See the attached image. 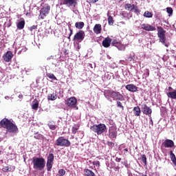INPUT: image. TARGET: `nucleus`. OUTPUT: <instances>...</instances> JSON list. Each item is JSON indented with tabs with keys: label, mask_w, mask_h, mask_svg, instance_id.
<instances>
[{
	"label": "nucleus",
	"mask_w": 176,
	"mask_h": 176,
	"mask_svg": "<svg viewBox=\"0 0 176 176\" xmlns=\"http://www.w3.org/2000/svg\"><path fill=\"white\" fill-rule=\"evenodd\" d=\"M0 127L1 129H6L8 133H12L13 134L19 133V128L16 124L6 118L0 121Z\"/></svg>",
	"instance_id": "1"
},
{
	"label": "nucleus",
	"mask_w": 176,
	"mask_h": 176,
	"mask_svg": "<svg viewBox=\"0 0 176 176\" xmlns=\"http://www.w3.org/2000/svg\"><path fill=\"white\" fill-rule=\"evenodd\" d=\"M104 96L106 98H112L114 100L124 101V97L120 92L113 90H105L104 91Z\"/></svg>",
	"instance_id": "2"
},
{
	"label": "nucleus",
	"mask_w": 176,
	"mask_h": 176,
	"mask_svg": "<svg viewBox=\"0 0 176 176\" xmlns=\"http://www.w3.org/2000/svg\"><path fill=\"white\" fill-rule=\"evenodd\" d=\"M32 163L33 164V168H34V170H39L40 171H42V170H43L46 166V161L43 157H34L32 158Z\"/></svg>",
	"instance_id": "3"
},
{
	"label": "nucleus",
	"mask_w": 176,
	"mask_h": 176,
	"mask_svg": "<svg viewBox=\"0 0 176 176\" xmlns=\"http://www.w3.org/2000/svg\"><path fill=\"white\" fill-rule=\"evenodd\" d=\"M90 129L94 133H96L97 135H101V134H103V133H105L107 130V125H105V124H94L91 126Z\"/></svg>",
	"instance_id": "4"
},
{
	"label": "nucleus",
	"mask_w": 176,
	"mask_h": 176,
	"mask_svg": "<svg viewBox=\"0 0 176 176\" xmlns=\"http://www.w3.org/2000/svg\"><path fill=\"white\" fill-rule=\"evenodd\" d=\"M54 146L69 148V146H71V142L69 140L64 138V137L60 136L56 140Z\"/></svg>",
	"instance_id": "5"
},
{
	"label": "nucleus",
	"mask_w": 176,
	"mask_h": 176,
	"mask_svg": "<svg viewBox=\"0 0 176 176\" xmlns=\"http://www.w3.org/2000/svg\"><path fill=\"white\" fill-rule=\"evenodd\" d=\"M108 136L110 140H116V138L118 137V128L116 127V125L109 126Z\"/></svg>",
	"instance_id": "6"
},
{
	"label": "nucleus",
	"mask_w": 176,
	"mask_h": 176,
	"mask_svg": "<svg viewBox=\"0 0 176 176\" xmlns=\"http://www.w3.org/2000/svg\"><path fill=\"white\" fill-rule=\"evenodd\" d=\"M49 12H50V6H49V4H46L45 7L42 8L40 10V19H41V20H43V19L46 17V15L49 14Z\"/></svg>",
	"instance_id": "7"
},
{
	"label": "nucleus",
	"mask_w": 176,
	"mask_h": 176,
	"mask_svg": "<svg viewBox=\"0 0 176 176\" xmlns=\"http://www.w3.org/2000/svg\"><path fill=\"white\" fill-rule=\"evenodd\" d=\"M85 36L86 34H85V31L79 30L74 36L73 41L77 42H82L83 39H85Z\"/></svg>",
	"instance_id": "8"
},
{
	"label": "nucleus",
	"mask_w": 176,
	"mask_h": 176,
	"mask_svg": "<svg viewBox=\"0 0 176 176\" xmlns=\"http://www.w3.org/2000/svg\"><path fill=\"white\" fill-rule=\"evenodd\" d=\"M158 38H160V41L162 43H166V30L163 29L162 27H158Z\"/></svg>",
	"instance_id": "9"
},
{
	"label": "nucleus",
	"mask_w": 176,
	"mask_h": 176,
	"mask_svg": "<svg viewBox=\"0 0 176 176\" xmlns=\"http://www.w3.org/2000/svg\"><path fill=\"white\" fill-rule=\"evenodd\" d=\"M60 5H65L67 8H71V6L75 8L78 5V1L76 0H62Z\"/></svg>",
	"instance_id": "10"
},
{
	"label": "nucleus",
	"mask_w": 176,
	"mask_h": 176,
	"mask_svg": "<svg viewBox=\"0 0 176 176\" xmlns=\"http://www.w3.org/2000/svg\"><path fill=\"white\" fill-rule=\"evenodd\" d=\"M142 112H143L144 115L152 116V109L148 107L146 104H142Z\"/></svg>",
	"instance_id": "11"
},
{
	"label": "nucleus",
	"mask_w": 176,
	"mask_h": 176,
	"mask_svg": "<svg viewBox=\"0 0 176 176\" xmlns=\"http://www.w3.org/2000/svg\"><path fill=\"white\" fill-rule=\"evenodd\" d=\"M12 58H13V52H12V51H8L3 55V60H4L6 63H10Z\"/></svg>",
	"instance_id": "12"
},
{
	"label": "nucleus",
	"mask_w": 176,
	"mask_h": 176,
	"mask_svg": "<svg viewBox=\"0 0 176 176\" xmlns=\"http://www.w3.org/2000/svg\"><path fill=\"white\" fill-rule=\"evenodd\" d=\"M78 102V100H76V98L74 97H71V98H69L68 99H67V101H66V105H67V107H75V105H76Z\"/></svg>",
	"instance_id": "13"
},
{
	"label": "nucleus",
	"mask_w": 176,
	"mask_h": 176,
	"mask_svg": "<svg viewBox=\"0 0 176 176\" xmlns=\"http://www.w3.org/2000/svg\"><path fill=\"white\" fill-rule=\"evenodd\" d=\"M142 30H144V31H156V27L152 26L148 23H142L141 25Z\"/></svg>",
	"instance_id": "14"
},
{
	"label": "nucleus",
	"mask_w": 176,
	"mask_h": 176,
	"mask_svg": "<svg viewBox=\"0 0 176 176\" xmlns=\"http://www.w3.org/2000/svg\"><path fill=\"white\" fill-rule=\"evenodd\" d=\"M163 145L164 148H174V141L170 139H166L163 143Z\"/></svg>",
	"instance_id": "15"
},
{
	"label": "nucleus",
	"mask_w": 176,
	"mask_h": 176,
	"mask_svg": "<svg viewBox=\"0 0 176 176\" xmlns=\"http://www.w3.org/2000/svg\"><path fill=\"white\" fill-rule=\"evenodd\" d=\"M125 89H126V90L129 91H131L132 93H135V91H138V87L133 84L126 85Z\"/></svg>",
	"instance_id": "16"
},
{
	"label": "nucleus",
	"mask_w": 176,
	"mask_h": 176,
	"mask_svg": "<svg viewBox=\"0 0 176 176\" xmlns=\"http://www.w3.org/2000/svg\"><path fill=\"white\" fill-rule=\"evenodd\" d=\"M112 42V39L109 37L105 38L102 43L103 47H109L111 46V43Z\"/></svg>",
	"instance_id": "17"
},
{
	"label": "nucleus",
	"mask_w": 176,
	"mask_h": 176,
	"mask_svg": "<svg viewBox=\"0 0 176 176\" xmlns=\"http://www.w3.org/2000/svg\"><path fill=\"white\" fill-rule=\"evenodd\" d=\"M25 26V21L22 19L16 23V28L18 30H23L24 27Z\"/></svg>",
	"instance_id": "18"
},
{
	"label": "nucleus",
	"mask_w": 176,
	"mask_h": 176,
	"mask_svg": "<svg viewBox=\"0 0 176 176\" xmlns=\"http://www.w3.org/2000/svg\"><path fill=\"white\" fill-rule=\"evenodd\" d=\"M101 31H102L101 24H96L94 28V32H95V34L98 35V34H101Z\"/></svg>",
	"instance_id": "19"
},
{
	"label": "nucleus",
	"mask_w": 176,
	"mask_h": 176,
	"mask_svg": "<svg viewBox=\"0 0 176 176\" xmlns=\"http://www.w3.org/2000/svg\"><path fill=\"white\" fill-rule=\"evenodd\" d=\"M34 138H35V140H44L45 136H43V135L39 133V132L34 131Z\"/></svg>",
	"instance_id": "20"
},
{
	"label": "nucleus",
	"mask_w": 176,
	"mask_h": 176,
	"mask_svg": "<svg viewBox=\"0 0 176 176\" xmlns=\"http://www.w3.org/2000/svg\"><path fill=\"white\" fill-rule=\"evenodd\" d=\"M133 111L135 116H141V108L140 107H135Z\"/></svg>",
	"instance_id": "21"
},
{
	"label": "nucleus",
	"mask_w": 176,
	"mask_h": 176,
	"mask_svg": "<svg viewBox=\"0 0 176 176\" xmlns=\"http://www.w3.org/2000/svg\"><path fill=\"white\" fill-rule=\"evenodd\" d=\"M134 6H135V5L126 3L124 6V9L126 10H129V12H133V10H134Z\"/></svg>",
	"instance_id": "22"
},
{
	"label": "nucleus",
	"mask_w": 176,
	"mask_h": 176,
	"mask_svg": "<svg viewBox=\"0 0 176 176\" xmlns=\"http://www.w3.org/2000/svg\"><path fill=\"white\" fill-rule=\"evenodd\" d=\"M47 100L48 101H55V100H57V94L53 93V94H50L47 96Z\"/></svg>",
	"instance_id": "23"
},
{
	"label": "nucleus",
	"mask_w": 176,
	"mask_h": 176,
	"mask_svg": "<svg viewBox=\"0 0 176 176\" xmlns=\"http://www.w3.org/2000/svg\"><path fill=\"white\" fill-rule=\"evenodd\" d=\"M54 154L50 153L47 157V162L54 163Z\"/></svg>",
	"instance_id": "24"
},
{
	"label": "nucleus",
	"mask_w": 176,
	"mask_h": 176,
	"mask_svg": "<svg viewBox=\"0 0 176 176\" xmlns=\"http://www.w3.org/2000/svg\"><path fill=\"white\" fill-rule=\"evenodd\" d=\"M75 27L76 28H78V30H82V28H83V27H85V23L84 22H76L75 23Z\"/></svg>",
	"instance_id": "25"
},
{
	"label": "nucleus",
	"mask_w": 176,
	"mask_h": 176,
	"mask_svg": "<svg viewBox=\"0 0 176 176\" xmlns=\"http://www.w3.org/2000/svg\"><path fill=\"white\" fill-rule=\"evenodd\" d=\"M84 173H85V175L86 176H96V174H94L93 171L89 169H85Z\"/></svg>",
	"instance_id": "26"
},
{
	"label": "nucleus",
	"mask_w": 176,
	"mask_h": 176,
	"mask_svg": "<svg viewBox=\"0 0 176 176\" xmlns=\"http://www.w3.org/2000/svg\"><path fill=\"white\" fill-rule=\"evenodd\" d=\"M111 45L113 46H115L116 47H119V46H120V45H122V43H120V41L118 40V39H113Z\"/></svg>",
	"instance_id": "27"
},
{
	"label": "nucleus",
	"mask_w": 176,
	"mask_h": 176,
	"mask_svg": "<svg viewBox=\"0 0 176 176\" xmlns=\"http://www.w3.org/2000/svg\"><path fill=\"white\" fill-rule=\"evenodd\" d=\"M144 17H146L147 19H152L153 17V13L149 12V11H146L144 14Z\"/></svg>",
	"instance_id": "28"
},
{
	"label": "nucleus",
	"mask_w": 176,
	"mask_h": 176,
	"mask_svg": "<svg viewBox=\"0 0 176 176\" xmlns=\"http://www.w3.org/2000/svg\"><path fill=\"white\" fill-rule=\"evenodd\" d=\"M108 16V24L109 25H112L113 24V23H115V21H113V17H112V16L109 15V13L107 14Z\"/></svg>",
	"instance_id": "29"
},
{
	"label": "nucleus",
	"mask_w": 176,
	"mask_h": 176,
	"mask_svg": "<svg viewBox=\"0 0 176 176\" xmlns=\"http://www.w3.org/2000/svg\"><path fill=\"white\" fill-rule=\"evenodd\" d=\"M35 101L36 102L32 105V109H34V111H37L38 108H39V102L36 100Z\"/></svg>",
	"instance_id": "30"
},
{
	"label": "nucleus",
	"mask_w": 176,
	"mask_h": 176,
	"mask_svg": "<svg viewBox=\"0 0 176 176\" xmlns=\"http://www.w3.org/2000/svg\"><path fill=\"white\" fill-rule=\"evenodd\" d=\"M46 76H47V78L50 79H52L53 80H57V77H56L54 74L47 73Z\"/></svg>",
	"instance_id": "31"
},
{
	"label": "nucleus",
	"mask_w": 176,
	"mask_h": 176,
	"mask_svg": "<svg viewBox=\"0 0 176 176\" xmlns=\"http://www.w3.org/2000/svg\"><path fill=\"white\" fill-rule=\"evenodd\" d=\"M53 162H47L46 163L47 171H52V168H53Z\"/></svg>",
	"instance_id": "32"
},
{
	"label": "nucleus",
	"mask_w": 176,
	"mask_h": 176,
	"mask_svg": "<svg viewBox=\"0 0 176 176\" xmlns=\"http://www.w3.org/2000/svg\"><path fill=\"white\" fill-rule=\"evenodd\" d=\"M2 171L3 173H8V172H11L12 171V167L7 166H3L2 168Z\"/></svg>",
	"instance_id": "33"
},
{
	"label": "nucleus",
	"mask_w": 176,
	"mask_h": 176,
	"mask_svg": "<svg viewBox=\"0 0 176 176\" xmlns=\"http://www.w3.org/2000/svg\"><path fill=\"white\" fill-rule=\"evenodd\" d=\"M48 127L50 129V130H56L57 129V125H56L52 122H50L48 124Z\"/></svg>",
	"instance_id": "34"
},
{
	"label": "nucleus",
	"mask_w": 176,
	"mask_h": 176,
	"mask_svg": "<svg viewBox=\"0 0 176 176\" xmlns=\"http://www.w3.org/2000/svg\"><path fill=\"white\" fill-rule=\"evenodd\" d=\"M141 160L144 164V166H146V155L145 154L141 155Z\"/></svg>",
	"instance_id": "35"
},
{
	"label": "nucleus",
	"mask_w": 176,
	"mask_h": 176,
	"mask_svg": "<svg viewBox=\"0 0 176 176\" xmlns=\"http://www.w3.org/2000/svg\"><path fill=\"white\" fill-rule=\"evenodd\" d=\"M133 10L136 14H140V13H141V10H140L138 6H135Z\"/></svg>",
	"instance_id": "36"
},
{
	"label": "nucleus",
	"mask_w": 176,
	"mask_h": 176,
	"mask_svg": "<svg viewBox=\"0 0 176 176\" xmlns=\"http://www.w3.org/2000/svg\"><path fill=\"white\" fill-rule=\"evenodd\" d=\"M69 36H67V39L69 41H71V36H72V34H74V30H72L71 28H69Z\"/></svg>",
	"instance_id": "37"
},
{
	"label": "nucleus",
	"mask_w": 176,
	"mask_h": 176,
	"mask_svg": "<svg viewBox=\"0 0 176 176\" xmlns=\"http://www.w3.org/2000/svg\"><path fill=\"white\" fill-rule=\"evenodd\" d=\"M65 170H64V169H60V170H59V171H58V176H64V175H65Z\"/></svg>",
	"instance_id": "38"
},
{
	"label": "nucleus",
	"mask_w": 176,
	"mask_h": 176,
	"mask_svg": "<svg viewBox=\"0 0 176 176\" xmlns=\"http://www.w3.org/2000/svg\"><path fill=\"white\" fill-rule=\"evenodd\" d=\"M117 107L118 108H121V109H122V111L124 109V107L123 106V104H122L120 101H117Z\"/></svg>",
	"instance_id": "39"
},
{
	"label": "nucleus",
	"mask_w": 176,
	"mask_h": 176,
	"mask_svg": "<svg viewBox=\"0 0 176 176\" xmlns=\"http://www.w3.org/2000/svg\"><path fill=\"white\" fill-rule=\"evenodd\" d=\"M92 164L94 166H96L98 167V168H100V166H101L100 164V161H94L92 162Z\"/></svg>",
	"instance_id": "40"
},
{
	"label": "nucleus",
	"mask_w": 176,
	"mask_h": 176,
	"mask_svg": "<svg viewBox=\"0 0 176 176\" xmlns=\"http://www.w3.org/2000/svg\"><path fill=\"white\" fill-rule=\"evenodd\" d=\"M78 130H79V127L73 126L72 129V133L76 134V133H78Z\"/></svg>",
	"instance_id": "41"
},
{
	"label": "nucleus",
	"mask_w": 176,
	"mask_h": 176,
	"mask_svg": "<svg viewBox=\"0 0 176 176\" xmlns=\"http://www.w3.org/2000/svg\"><path fill=\"white\" fill-rule=\"evenodd\" d=\"M166 12H167V13H168V14H173V8L170 7L167 8Z\"/></svg>",
	"instance_id": "42"
},
{
	"label": "nucleus",
	"mask_w": 176,
	"mask_h": 176,
	"mask_svg": "<svg viewBox=\"0 0 176 176\" xmlns=\"http://www.w3.org/2000/svg\"><path fill=\"white\" fill-rule=\"evenodd\" d=\"M38 28V25H32V27L30 28V31L32 32L34 30H36Z\"/></svg>",
	"instance_id": "43"
},
{
	"label": "nucleus",
	"mask_w": 176,
	"mask_h": 176,
	"mask_svg": "<svg viewBox=\"0 0 176 176\" xmlns=\"http://www.w3.org/2000/svg\"><path fill=\"white\" fill-rule=\"evenodd\" d=\"M107 145H108V146H110L111 148H113V146H115V143H113L112 142H108Z\"/></svg>",
	"instance_id": "44"
},
{
	"label": "nucleus",
	"mask_w": 176,
	"mask_h": 176,
	"mask_svg": "<svg viewBox=\"0 0 176 176\" xmlns=\"http://www.w3.org/2000/svg\"><path fill=\"white\" fill-rule=\"evenodd\" d=\"M145 72L146 73L144 74V75H145L146 78H148V76H149V69H146L145 70Z\"/></svg>",
	"instance_id": "45"
},
{
	"label": "nucleus",
	"mask_w": 176,
	"mask_h": 176,
	"mask_svg": "<svg viewBox=\"0 0 176 176\" xmlns=\"http://www.w3.org/2000/svg\"><path fill=\"white\" fill-rule=\"evenodd\" d=\"M149 119H150V124H151V126H153V120H152V116H148Z\"/></svg>",
	"instance_id": "46"
},
{
	"label": "nucleus",
	"mask_w": 176,
	"mask_h": 176,
	"mask_svg": "<svg viewBox=\"0 0 176 176\" xmlns=\"http://www.w3.org/2000/svg\"><path fill=\"white\" fill-rule=\"evenodd\" d=\"M115 160H116V162H117V163H120L122 158H119V157H116Z\"/></svg>",
	"instance_id": "47"
},
{
	"label": "nucleus",
	"mask_w": 176,
	"mask_h": 176,
	"mask_svg": "<svg viewBox=\"0 0 176 176\" xmlns=\"http://www.w3.org/2000/svg\"><path fill=\"white\" fill-rule=\"evenodd\" d=\"M63 53L65 56H68V54H69V52L67 50H64Z\"/></svg>",
	"instance_id": "48"
},
{
	"label": "nucleus",
	"mask_w": 176,
	"mask_h": 176,
	"mask_svg": "<svg viewBox=\"0 0 176 176\" xmlns=\"http://www.w3.org/2000/svg\"><path fill=\"white\" fill-rule=\"evenodd\" d=\"M90 3H96V2H98V0H89Z\"/></svg>",
	"instance_id": "49"
},
{
	"label": "nucleus",
	"mask_w": 176,
	"mask_h": 176,
	"mask_svg": "<svg viewBox=\"0 0 176 176\" xmlns=\"http://www.w3.org/2000/svg\"><path fill=\"white\" fill-rule=\"evenodd\" d=\"M127 61H133V56H130L127 58Z\"/></svg>",
	"instance_id": "50"
},
{
	"label": "nucleus",
	"mask_w": 176,
	"mask_h": 176,
	"mask_svg": "<svg viewBox=\"0 0 176 176\" xmlns=\"http://www.w3.org/2000/svg\"><path fill=\"white\" fill-rule=\"evenodd\" d=\"M168 90H169V91H173V89L171 87H168Z\"/></svg>",
	"instance_id": "51"
},
{
	"label": "nucleus",
	"mask_w": 176,
	"mask_h": 176,
	"mask_svg": "<svg viewBox=\"0 0 176 176\" xmlns=\"http://www.w3.org/2000/svg\"><path fill=\"white\" fill-rule=\"evenodd\" d=\"M115 168H116V171H119V170H120V167L119 166H117Z\"/></svg>",
	"instance_id": "52"
},
{
	"label": "nucleus",
	"mask_w": 176,
	"mask_h": 176,
	"mask_svg": "<svg viewBox=\"0 0 176 176\" xmlns=\"http://www.w3.org/2000/svg\"><path fill=\"white\" fill-rule=\"evenodd\" d=\"M19 98H21V99L23 98V94L19 95Z\"/></svg>",
	"instance_id": "53"
},
{
	"label": "nucleus",
	"mask_w": 176,
	"mask_h": 176,
	"mask_svg": "<svg viewBox=\"0 0 176 176\" xmlns=\"http://www.w3.org/2000/svg\"><path fill=\"white\" fill-rule=\"evenodd\" d=\"M122 164H124V166H127V162H122Z\"/></svg>",
	"instance_id": "54"
},
{
	"label": "nucleus",
	"mask_w": 176,
	"mask_h": 176,
	"mask_svg": "<svg viewBox=\"0 0 176 176\" xmlns=\"http://www.w3.org/2000/svg\"><path fill=\"white\" fill-rule=\"evenodd\" d=\"M124 152H129V149H127V148H124Z\"/></svg>",
	"instance_id": "55"
},
{
	"label": "nucleus",
	"mask_w": 176,
	"mask_h": 176,
	"mask_svg": "<svg viewBox=\"0 0 176 176\" xmlns=\"http://www.w3.org/2000/svg\"><path fill=\"white\" fill-rule=\"evenodd\" d=\"M121 14H122V16H123V17H125L124 12H122Z\"/></svg>",
	"instance_id": "56"
}]
</instances>
